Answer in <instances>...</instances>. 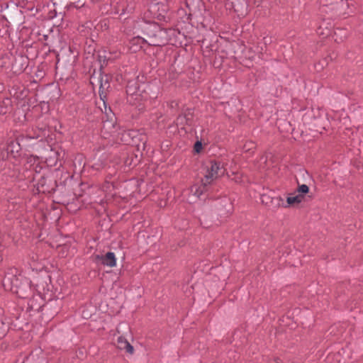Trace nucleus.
Segmentation results:
<instances>
[{
    "instance_id": "5701e85b",
    "label": "nucleus",
    "mask_w": 363,
    "mask_h": 363,
    "mask_svg": "<svg viewBox=\"0 0 363 363\" xmlns=\"http://www.w3.org/2000/svg\"><path fill=\"white\" fill-rule=\"evenodd\" d=\"M130 88H129V89L127 90L128 94H129V93H130Z\"/></svg>"
},
{
    "instance_id": "9d476101",
    "label": "nucleus",
    "mask_w": 363,
    "mask_h": 363,
    "mask_svg": "<svg viewBox=\"0 0 363 363\" xmlns=\"http://www.w3.org/2000/svg\"><path fill=\"white\" fill-rule=\"evenodd\" d=\"M101 263L107 267H113L116 264V258L113 252H108L101 257Z\"/></svg>"
},
{
    "instance_id": "f03ea898",
    "label": "nucleus",
    "mask_w": 363,
    "mask_h": 363,
    "mask_svg": "<svg viewBox=\"0 0 363 363\" xmlns=\"http://www.w3.org/2000/svg\"><path fill=\"white\" fill-rule=\"evenodd\" d=\"M148 28L151 31V33L147 34L149 40L137 36L133 39V43L138 45L140 48H143L145 43L152 46H161L166 43L167 33L165 30L161 29L156 23L149 24Z\"/></svg>"
},
{
    "instance_id": "ddd939ff",
    "label": "nucleus",
    "mask_w": 363,
    "mask_h": 363,
    "mask_svg": "<svg viewBox=\"0 0 363 363\" xmlns=\"http://www.w3.org/2000/svg\"><path fill=\"white\" fill-rule=\"evenodd\" d=\"M267 206L272 208H276L280 206L285 207V202L281 197L276 196L271 199V202Z\"/></svg>"
},
{
    "instance_id": "7ed1b4c3",
    "label": "nucleus",
    "mask_w": 363,
    "mask_h": 363,
    "mask_svg": "<svg viewBox=\"0 0 363 363\" xmlns=\"http://www.w3.org/2000/svg\"><path fill=\"white\" fill-rule=\"evenodd\" d=\"M322 13H332L333 16H340L345 14L348 4L345 0H320Z\"/></svg>"
},
{
    "instance_id": "412c9836",
    "label": "nucleus",
    "mask_w": 363,
    "mask_h": 363,
    "mask_svg": "<svg viewBox=\"0 0 363 363\" xmlns=\"http://www.w3.org/2000/svg\"><path fill=\"white\" fill-rule=\"evenodd\" d=\"M82 315L84 318H88V315L83 312Z\"/></svg>"
},
{
    "instance_id": "f3484780",
    "label": "nucleus",
    "mask_w": 363,
    "mask_h": 363,
    "mask_svg": "<svg viewBox=\"0 0 363 363\" xmlns=\"http://www.w3.org/2000/svg\"><path fill=\"white\" fill-rule=\"evenodd\" d=\"M201 147H202V144H201V142H199V141L196 142V143H195V145H194V149H195V151H196V152H200V150H201Z\"/></svg>"
},
{
    "instance_id": "9b49d317",
    "label": "nucleus",
    "mask_w": 363,
    "mask_h": 363,
    "mask_svg": "<svg viewBox=\"0 0 363 363\" xmlns=\"http://www.w3.org/2000/svg\"><path fill=\"white\" fill-rule=\"evenodd\" d=\"M117 343H118V349H120L121 350H125L126 352H128L130 354L133 353V351H134L133 347L124 337H119L118 338Z\"/></svg>"
},
{
    "instance_id": "0eeeda50",
    "label": "nucleus",
    "mask_w": 363,
    "mask_h": 363,
    "mask_svg": "<svg viewBox=\"0 0 363 363\" xmlns=\"http://www.w3.org/2000/svg\"><path fill=\"white\" fill-rule=\"evenodd\" d=\"M18 281L19 279L16 278L15 282H13V286L17 288L15 292L18 294L19 296L23 297L26 295V292L30 289V281L26 278H23L20 285L18 284Z\"/></svg>"
},
{
    "instance_id": "4be33fe9",
    "label": "nucleus",
    "mask_w": 363,
    "mask_h": 363,
    "mask_svg": "<svg viewBox=\"0 0 363 363\" xmlns=\"http://www.w3.org/2000/svg\"><path fill=\"white\" fill-rule=\"evenodd\" d=\"M275 362H276V363H281V361H280V359H277L275 360Z\"/></svg>"
},
{
    "instance_id": "20e7f679",
    "label": "nucleus",
    "mask_w": 363,
    "mask_h": 363,
    "mask_svg": "<svg viewBox=\"0 0 363 363\" xmlns=\"http://www.w3.org/2000/svg\"><path fill=\"white\" fill-rule=\"evenodd\" d=\"M39 138L38 135H22L16 138V140H11L6 147L8 154H11L13 157L18 156L21 150L23 147H28V141L31 140H36Z\"/></svg>"
},
{
    "instance_id": "2eb2a0df",
    "label": "nucleus",
    "mask_w": 363,
    "mask_h": 363,
    "mask_svg": "<svg viewBox=\"0 0 363 363\" xmlns=\"http://www.w3.org/2000/svg\"><path fill=\"white\" fill-rule=\"evenodd\" d=\"M272 198L273 197H270L269 196H267L266 194H262L261 196V200L264 204H265L266 206H268V205H269V203L271 202V199H272Z\"/></svg>"
},
{
    "instance_id": "6ab92c4d",
    "label": "nucleus",
    "mask_w": 363,
    "mask_h": 363,
    "mask_svg": "<svg viewBox=\"0 0 363 363\" xmlns=\"http://www.w3.org/2000/svg\"><path fill=\"white\" fill-rule=\"evenodd\" d=\"M184 119H185V117H184V116H179V117L178 118V119H177V120H178V123H179V121H181V122H182V121H184Z\"/></svg>"
},
{
    "instance_id": "4468645a",
    "label": "nucleus",
    "mask_w": 363,
    "mask_h": 363,
    "mask_svg": "<svg viewBox=\"0 0 363 363\" xmlns=\"http://www.w3.org/2000/svg\"><path fill=\"white\" fill-rule=\"evenodd\" d=\"M309 191V188L306 184H301L298 186L297 191L301 194H306Z\"/></svg>"
},
{
    "instance_id": "f257e3e1",
    "label": "nucleus",
    "mask_w": 363,
    "mask_h": 363,
    "mask_svg": "<svg viewBox=\"0 0 363 363\" xmlns=\"http://www.w3.org/2000/svg\"><path fill=\"white\" fill-rule=\"evenodd\" d=\"M206 172L201 184H194L189 189L187 201L189 203H195L208 191V186L214 181L223 176L225 169L220 161L211 160L206 165Z\"/></svg>"
},
{
    "instance_id": "aec40b11",
    "label": "nucleus",
    "mask_w": 363,
    "mask_h": 363,
    "mask_svg": "<svg viewBox=\"0 0 363 363\" xmlns=\"http://www.w3.org/2000/svg\"><path fill=\"white\" fill-rule=\"evenodd\" d=\"M94 202H98L102 205L104 203V200L103 199H100L99 201L95 200Z\"/></svg>"
},
{
    "instance_id": "dca6fc26",
    "label": "nucleus",
    "mask_w": 363,
    "mask_h": 363,
    "mask_svg": "<svg viewBox=\"0 0 363 363\" xmlns=\"http://www.w3.org/2000/svg\"><path fill=\"white\" fill-rule=\"evenodd\" d=\"M200 222H201V224L204 227V228H208L210 227V225H208L207 223V221H206V213H202L201 216H200Z\"/></svg>"
},
{
    "instance_id": "a211bd4d",
    "label": "nucleus",
    "mask_w": 363,
    "mask_h": 363,
    "mask_svg": "<svg viewBox=\"0 0 363 363\" xmlns=\"http://www.w3.org/2000/svg\"><path fill=\"white\" fill-rule=\"evenodd\" d=\"M53 153L55 155V156H54L55 162L56 163L60 159L61 152H59L58 150H55Z\"/></svg>"
},
{
    "instance_id": "6e6552de",
    "label": "nucleus",
    "mask_w": 363,
    "mask_h": 363,
    "mask_svg": "<svg viewBox=\"0 0 363 363\" xmlns=\"http://www.w3.org/2000/svg\"><path fill=\"white\" fill-rule=\"evenodd\" d=\"M316 33L318 35H323V38L330 36L332 33V25L326 20H323L319 27L317 28Z\"/></svg>"
},
{
    "instance_id": "f8f14e48",
    "label": "nucleus",
    "mask_w": 363,
    "mask_h": 363,
    "mask_svg": "<svg viewBox=\"0 0 363 363\" xmlns=\"http://www.w3.org/2000/svg\"><path fill=\"white\" fill-rule=\"evenodd\" d=\"M303 199V196L301 194H291L286 199V203H285V208L294 203H300Z\"/></svg>"
},
{
    "instance_id": "1a4fd4ad",
    "label": "nucleus",
    "mask_w": 363,
    "mask_h": 363,
    "mask_svg": "<svg viewBox=\"0 0 363 363\" xmlns=\"http://www.w3.org/2000/svg\"><path fill=\"white\" fill-rule=\"evenodd\" d=\"M348 36V30L345 28L337 27L334 32L333 38L334 40L340 43H342Z\"/></svg>"
},
{
    "instance_id": "423d86ee",
    "label": "nucleus",
    "mask_w": 363,
    "mask_h": 363,
    "mask_svg": "<svg viewBox=\"0 0 363 363\" xmlns=\"http://www.w3.org/2000/svg\"><path fill=\"white\" fill-rule=\"evenodd\" d=\"M215 206L218 215L220 217H227L233 211V205L227 197H223L217 201Z\"/></svg>"
},
{
    "instance_id": "39448f33",
    "label": "nucleus",
    "mask_w": 363,
    "mask_h": 363,
    "mask_svg": "<svg viewBox=\"0 0 363 363\" xmlns=\"http://www.w3.org/2000/svg\"><path fill=\"white\" fill-rule=\"evenodd\" d=\"M122 135L121 140L127 135L125 131H121L118 125L112 119L106 120L104 122L101 129V135L104 138H113V140H118L119 135Z\"/></svg>"
}]
</instances>
